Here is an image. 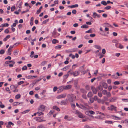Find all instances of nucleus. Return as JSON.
Wrapping results in <instances>:
<instances>
[{"instance_id":"obj_20","label":"nucleus","mask_w":128,"mask_h":128,"mask_svg":"<svg viewBox=\"0 0 128 128\" xmlns=\"http://www.w3.org/2000/svg\"><path fill=\"white\" fill-rule=\"evenodd\" d=\"M88 27V26L86 24H85L82 26H81L82 28H87Z\"/></svg>"},{"instance_id":"obj_46","label":"nucleus","mask_w":128,"mask_h":128,"mask_svg":"<svg viewBox=\"0 0 128 128\" xmlns=\"http://www.w3.org/2000/svg\"><path fill=\"white\" fill-rule=\"evenodd\" d=\"M28 40L30 42L31 41H32V42L36 40V39L34 38V39H33L32 38L30 39V38H28Z\"/></svg>"},{"instance_id":"obj_58","label":"nucleus","mask_w":128,"mask_h":128,"mask_svg":"<svg viewBox=\"0 0 128 128\" xmlns=\"http://www.w3.org/2000/svg\"><path fill=\"white\" fill-rule=\"evenodd\" d=\"M72 13L73 14H75L76 13V11L75 10H73L72 11Z\"/></svg>"},{"instance_id":"obj_6","label":"nucleus","mask_w":128,"mask_h":128,"mask_svg":"<svg viewBox=\"0 0 128 128\" xmlns=\"http://www.w3.org/2000/svg\"><path fill=\"white\" fill-rule=\"evenodd\" d=\"M45 109V106L43 105H40V107L38 108V110L42 111H44Z\"/></svg>"},{"instance_id":"obj_54","label":"nucleus","mask_w":128,"mask_h":128,"mask_svg":"<svg viewBox=\"0 0 128 128\" xmlns=\"http://www.w3.org/2000/svg\"><path fill=\"white\" fill-rule=\"evenodd\" d=\"M71 106L74 109V108H75L76 107V106L75 104H71Z\"/></svg>"},{"instance_id":"obj_30","label":"nucleus","mask_w":128,"mask_h":128,"mask_svg":"<svg viewBox=\"0 0 128 128\" xmlns=\"http://www.w3.org/2000/svg\"><path fill=\"white\" fill-rule=\"evenodd\" d=\"M111 8V6H108L105 7L104 9L105 10H108L110 9Z\"/></svg>"},{"instance_id":"obj_13","label":"nucleus","mask_w":128,"mask_h":128,"mask_svg":"<svg viewBox=\"0 0 128 128\" xmlns=\"http://www.w3.org/2000/svg\"><path fill=\"white\" fill-rule=\"evenodd\" d=\"M78 6V4H75L74 5H72L71 6H68V8H77Z\"/></svg>"},{"instance_id":"obj_8","label":"nucleus","mask_w":128,"mask_h":128,"mask_svg":"<svg viewBox=\"0 0 128 128\" xmlns=\"http://www.w3.org/2000/svg\"><path fill=\"white\" fill-rule=\"evenodd\" d=\"M66 96V94H63L58 96L57 97L58 98H64Z\"/></svg>"},{"instance_id":"obj_57","label":"nucleus","mask_w":128,"mask_h":128,"mask_svg":"<svg viewBox=\"0 0 128 128\" xmlns=\"http://www.w3.org/2000/svg\"><path fill=\"white\" fill-rule=\"evenodd\" d=\"M57 89V87L55 86L53 90V91L54 92H55L56 91Z\"/></svg>"},{"instance_id":"obj_62","label":"nucleus","mask_w":128,"mask_h":128,"mask_svg":"<svg viewBox=\"0 0 128 128\" xmlns=\"http://www.w3.org/2000/svg\"><path fill=\"white\" fill-rule=\"evenodd\" d=\"M9 30L8 29L5 30L4 31V32L8 34L9 33Z\"/></svg>"},{"instance_id":"obj_23","label":"nucleus","mask_w":128,"mask_h":128,"mask_svg":"<svg viewBox=\"0 0 128 128\" xmlns=\"http://www.w3.org/2000/svg\"><path fill=\"white\" fill-rule=\"evenodd\" d=\"M80 91L81 92L84 94H86V90L83 89H81L80 90Z\"/></svg>"},{"instance_id":"obj_22","label":"nucleus","mask_w":128,"mask_h":128,"mask_svg":"<svg viewBox=\"0 0 128 128\" xmlns=\"http://www.w3.org/2000/svg\"><path fill=\"white\" fill-rule=\"evenodd\" d=\"M94 47L96 48L97 49H98L99 50H100L101 49V47L98 45H96L94 46Z\"/></svg>"},{"instance_id":"obj_37","label":"nucleus","mask_w":128,"mask_h":128,"mask_svg":"<svg viewBox=\"0 0 128 128\" xmlns=\"http://www.w3.org/2000/svg\"><path fill=\"white\" fill-rule=\"evenodd\" d=\"M15 8V6H12L11 8V10L12 12H13L14 11Z\"/></svg>"},{"instance_id":"obj_16","label":"nucleus","mask_w":128,"mask_h":128,"mask_svg":"<svg viewBox=\"0 0 128 128\" xmlns=\"http://www.w3.org/2000/svg\"><path fill=\"white\" fill-rule=\"evenodd\" d=\"M79 108L85 110L86 108V107L82 104H80V106Z\"/></svg>"},{"instance_id":"obj_11","label":"nucleus","mask_w":128,"mask_h":128,"mask_svg":"<svg viewBox=\"0 0 128 128\" xmlns=\"http://www.w3.org/2000/svg\"><path fill=\"white\" fill-rule=\"evenodd\" d=\"M52 108L54 110H56L58 111H60V109L56 106H53L52 107Z\"/></svg>"},{"instance_id":"obj_38","label":"nucleus","mask_w":128,"mask_h":128,"mask_svg":"<svg viewBox=\"0 0 128 128\" xmlns=\"http://www.w3.org/2000/svg\"><path fill=\"white\" fill-rule=\"evenodd\" d=\"M5 51L3 50L2 49L0 50V54H3L4 53Z\"/></svg>"},{"instance_id":"obj_4","label":"nucleus","mask_w":128,"mask_h":128,"mask_svg":"<svg viewBox=\"0 0 128 128\" xmlns=\"http://www.w3.org/2000/svg\"><path fill=\"white\" fill-rule=\"evenodd\" d=\"M37 77V76H26L25 77L26 78L28 79H32L33 78H36Z\"/></svg>"},{"instance_id":"obj_31","label":"nucleus","mask_w":128,"mask_h":128,"mask_svg":"<svg viewBox=\"0 0 128 128\" xmlns=\"http://www.w3.org/2000/svg\"><path fill=\"white\" fill-rule=\"evenodd\" d=\"M62 46L61 45H59L56 46L55 47V48L56 49H58V48L60 49L61 48Z\"/></svg>"},{"instance_id":"obj_55","label":"nucleus","mask_w":128,"mask_h":128,"mask_svg":"<svg viewBox=\"0 0 128 128\" xmlns=\"http://www.w3.org/2000/svg\"><path fill=\"white\" fill-rule=\"evenodd\" d=\"M98 89L102 91V90L103 88L102 86L100 85V86L98 87Z\"/></svg>"},{"instance_id":"obj_15","label":"nucleus","mask_w":128,"mask_h":128,"mask_svg":"<svg viewBox=\"0 0 128 128\" xmlns=\"http://www.w3.org/2000/svg\"><path fill=\"white\" fill-rule=\"evenodd\" d=\"M93 95L92 93L91 92H89L87 94V96L88 98L91 97Z\"/></svg>"},{"instance_id":"obj_56","label":"nucleus","mask_w":128,"mask_h":128,"mask_svg":"<svg viewBox=\"0 0 128 128\" xmlns=\"http://www.w3.org/2000/svg\"><path fill=\"white\" fill-rule=\"evenodd\" d=\"M106 51L104 49H103L102 50V53L104 54L106 53Z\"/></svg>"},{"instance_id":"obj_40","label":"nucleus","mask_w":128,"mask_h":128,"mask_svg":"<svg viewBox=\"0 0 128 128\" xmlns=\"http://www.w3.org/2000/svg\"><path fill=\"white\" fill-rule=\"evenodd\" d=\"M69 74H68L67 73V74H66L65 75H64V79H66L69 76Z\"/></svg>"},{"instance_id":"obj_3","label":"nucleus","mask_w":128,"mask_h":128,"mask_svg":"<svg viewBox=\"0 0 128 128\" xmlns=\"http://www.w3.org/2000/svg\"><path fill=\"white\" fill-rule=\"evenodd\" d=\"M91 89L93 93L94 94H96L97 91H98L97 88H96L92 86H91Z\"/></svg>"},{"instance_id":"obj_24","label":"nucleus","mask_w":128,"mask_h":128,"mask_svg":"<svg viewBox=\"0 0 128 128\" xmlns=\"http://www.w3.org/2000/svg\"><path fill=\"white\" fill-rule=\"evenodd\" d=\"M21 103H22L21 102ZM21 103H19L18 102H14L13 103V105L14 106L19 105Z\"/></svg>"},{"instance_id":"obj_45","label":"nucleus","mask_w":128,"mask_h":128,"mask_svg":"<svg viewBox=\"0 0 128 128\" xmlns=\"http://www.w3.org/2000/svg\"><path fill=\"white\" fill-rule=\"evenodd\" d=\"M74 72H71L70 70L68 72V74H70V75H73Z\"/></svg>"},{"instance_id":"obj_60","label":"nucleus","mask_w":128,"mask_h":128,"mask_svg":"<svg viewBox=\"0 0 128 128\" xmlns=\"http://www.w3.org/2000/svg\"><path fill=\"white\" fill-rule=\"evenodd\" d=\"M30 110H26L24 111L23 112L25 114L26 113H27L28 112L30 111Z\"/></svg>"},{"instance_id":"obj_41","label":"nucleus","mask_w":128,"mask_h":128,"mask_svg":"<svg viewBox=\"0 0 128 128\" xmlns=\"http://www.w3.org/2000/svg\"><path fill=\"white\" fill-rule=\"evenodd\" d=\"M27 67L26 66H24L22 68V70H25L27 69Z\"/></svg>"},{"instance_id":"obj_39","label":"nucleus","mask_w":128,"mask_h":128,"mask_svg":"<svg viewBox=\"0 0 128 128\" xmlns=\"http://www.w3.org/2000/svg\"><path fill=\"white\" fill-rule=\"evenodd\" d=\"M98 96L100 97H101L102 96V94L101 92H99L98 93Z\"/></svg>"},{"instance_id":"obj_1","label":"nucleus","mask_w":128,"mask_h":128,"mask_svg":"<svg viewBox=\"0 0 128 128\" xmlns=\"http://www.w3.org/2000/svg\"><path fill=\"white\" fill-rule=\"evenodd\" d=\"M74 113L77 114L78 116L80 118H83L84 117V116L82 114L77 110H75Z\"/></svg>"},{"instance_id":"obj_36","label":"nucleus","mask_w":128,"mask_h":128,"mask_svg":"<svg viewBox=\"0 0 128 128\" xmlns=\"http://www.w3.org/2000/svg\"><path fill=\"white\" fill-rule=\"evenodd\" d=\"M107 91L106 90H104L102 91V93L103 94L105 95L107 93Z\"/></svg>"},{"instance_id":"obj_49","label":"nucleus","mask_w":128,"mask_h":128,"mask_svg":"<svg viewBox=\"0 0 128 128\" xmlns=\"http://www.w3.org/2000/svg\"><path fill=\"white\" fill-rule=\"evenodd\" d=\"M119 47H118V48L120 49H122L123 48V46L122 45L120 44L119 43Z\"/></svg>"},{"instance_id":"obj_63","label":"nucleus","mask_w":128,"mask_h":128,"mask_svg":"<svg viewBox=\"0 0 128 128\" xmlns=\"http://www.w3.org/2000/svg\"><path fill=\"white\" fill-rule=\"evenodd\" d=\"M11 59V58L10 56H8L7 57L5 58V60H6L7 59H8L9 60H10Z\"/></svg>"},{"instance_id":"obj_32","label":"nucleus","mask_w":128,"mask_h":128,"mask_svg":"<svg viewBox=\"0 0 128 128\" xmlns=\"http://www.w3.org/2000/svg\"><path fill=\"white\" fill-rule=\"evenodd\" d=\"M78 82V80H75L74 81V85L76 86H77V85Z\"/></svg>"},{"instance_id":"obj_51","label":"nucleus","mask_w":128,"mask_h":128,"mask_svg":"<svg viewBox=\"0 0 128 128\" xmlns=\"http://www.w3.org/2000/svg\"><path fill=\"white\" fill-rule=\"evenodd\" d=\"M84 128H91V127L88 125H86L84 126Z\"/></svg>"},{"instance_id":"obj_7","label":"nucleus","mask_w":128,"mask_h":128,"mask_svg":"<svg viewBox=\"0 0 128 128\" xmlns=\"http://www.w3.org/2000/svg\"><path fill=\"white\" fill-rule=\"evenodd\" d=\"M68 102V101L67 100H62L60 102V104L62 105H66Z\"/></svg>"},{"instance_id":"obj_17","label":"nucleus","mask_w":128,"mask_h":128,"mask_svg":"<svg viewBox=\"0 0 128 128\" xmlns=\"http://www.w3.org/2000/svg\"><path fill=\"white\" fill-rule=\"evenodd\" d=\"M73 96H71L69 98L68 100L70 102H73Z\"/></svg>"},{"instance_id":"obj_5","label":"nucleus","mask_w":128,"mask_h":128,"mask_svg":"<svg viewBox=\"0 0 128 128\" xmlns=\"http://www.w3.org/2000/svg\"><path fill=\"white\" fill-rule=\"evenodd\" d=\"M64 90H68L70 89L72 87V85H68L66 86H62Z\"/></svg>"},{"instance_id":"obj_61","label":"nucleus","mask_w":128,"mask_h":128,"mask_svg":"<svg viewBox=\"0 0 128 128\" xmlns=\"http://www.w3.org/2000/svg\"><path fill=\"white\" fill-rule=\"evenodd\" d=\"M122 100L126 102H128V99H123Z\"/></svg>"},{"instance_id":"obj_27","label":"nucleus","mask_w":128,"mask_h":128,"mask_svg":"<svg viewBox=\"0 0 128 128\" xmlns=\"http://www.w3.org/2000/svg\"><path fill=\"white\" fill-rule=\"evenodd\" d=\"M101 4L104 6H106L107 4L106 2L104 1H102L101 2Z\"/></svg>"},{"instance_id":"obj_48","label":"nucleus","mask_w":128,"mask_h":128,"mask_svg":"<svg viewBox=\"0 0 128 128\" xmlns=\"http://www.w3.org/2000/svg\"><path fill=\"white\" fill-rule=\"evenodd\" d=\"M82 97L83 98L85 99H87L86 96L85 94H83L82 96Z\"/></svg>"},{"instance_id":"obj_26","label":"nucleus","mask_w":128,"mask_h":128,"mask_svg":"<svg viewBox=\"0 0 128 128\" xmlns=\"http://www.w3.org/2000/svg\"><path fill=\"white\" fill-rule=\"evenodd\" d=\"M105 123L106 124H112L113 123V122L109 120H106L105 122Z\"/></svg>"},{"instance_id":"obj_34","label":"nucleus","mask_w":128,"mask_h":128,"mask_svg":"<svg viewBox=\"0 0 128 128\" xmlns=\"http://www.w3.org/2000/svg\"><path fill=\"white\" fill-rule=\"evenodd\" d=\"M94 15L96 16L97 18H98L100 17V16L99 14H97L95 12H94Z\"/></svg>"},{"instance_id":"obj_21","label":"nucleus","mask_w":128,"mask_h":128,"mask_svg":"<svg viewBox=\"0 0 128 128\" xmlns=\"http://www.w3.org/2000/svg\"><path fill=\"white\" fill-rule=\"evenodd\" d=\"M57 42H58V41L55 39H53L52 41V44H56Z\"/></svg>"},{"instance_id":"obj_14","label":"nucleus","mask_w":128,"mask_h":128,"mask_svg":"<svg viewBox=\"0 0 128 128\" xmlns=\"http://www.w3.org/2000/svg\"><path fill=\"white\" fill-rule=\"evenodd\" d=\"M80 74V73L78 71H75L74 72L73 76H78Z\"/></svg>"},{"instance_id":"obj_52","label":"nucleus","mask_w":128,"mask_h":128,"mask_svg":"<svg viewBox=\"0 0 128 128\" xmlns=\"http://www.w3.org/2000/svg\"><path fill=\"white\" fill-rule=\"evenodd\" d=\"M24 83V82L23 81H20L18 83V85H20L22 84H23Z\"/></svg>"},{"instance_id":"obj_35","label":"nucleus","mask_w":128,"mask_h":128,"mask_svg":"<svg viewBox=\"0 0 128 128\" xmlns=\"http://www.w3.org/2000/svg\"><path fill=\"white\" fill-rule=\"evenodd\" d=\"M88 113L91 114H95V112L92 110H89L88 111Z\"/></svg>"},{"instance_id":"obj_12","label":"nucleus","mask_w":128,"mask_h":128,"mask_svg":"<svg viewBox=\"0 0 128 128\" xmlns=\"http://www.w3.org/2000/svg\"><path fill=\"white\" fill-rule=\"evenodd\" d=\"M102 86L105 89L107 88L108 87L107 84L106 83L102 82Z\"/></svg>"},{"instance_id":"obj_29","label":"nucleus","mask_w":128,"mask_h":128,"mask_svg":"<svg viewBox=\"0 0 128 128\" xmlns=\"http://www.w3.org/2000/svg\"><path fill=\"white\" fill-rule=\"evenodd\" d=\"M8 23H6L4 24H2V27H3L4 26H8Z\"/></svg>"},{"instance_id":"obj_43","label":"nucleus","mask_w":128,"mask_h":128,"mask_svg":"<svg viewBox=\"0 0 128 128\" xmlns=\"http://www.w3.org/2000/svg\"><path fill=\"white\" fill-rule=\"evenodd\" d=\"M106 96L108 97H110L111 96V94L110 92H107Z\"/></svg>"},{"instance_id":"obj_53","label":"nucleus","mask_w":128,"mask_h":128,"mask_svg":"<svg viewBox=\"0 0 128 128\" xmlns=\"http://www.w3.org/2000/svg\"><path fill=\"white\" fill-rule=\"evenodd\" d=\"M48 19L42 22V24H45L46 22H48Z\"/></svg>"},{"instance_id":"obj_28","label":"nucleus","mask_w":128,"mask_h":128,"mask_svg":"<svg viewBox=\"0 0 128 128\" xmlns=\"http://www.w3.org/2000/svg\"><path fill=\"white\" fill-rule=\"evenodd\" d=\"M70 66H68L65 67L62 69V70L64 71H66L67 69Z\"/></svg>"},{"instance_id":"obj_2","label":"nucleus","mask_w":128,"mask_h":128,"mask_svg":"<svg viewBox=\"0 0 128 128\" xmlns=\"http://www.w3.org/2000/svg\"><path fill=\"white\" fill-rule=\"evenodd\" d=\"M116 107L114 106L113 105H111L110 106L108 107V110L111 111L114 110L116 111L117 110L116 109Z\"/></svg>"},{"instance_id":"obj_47","label":"nucleus","mask_w":128,"mask_h":128,"mask_svg":"<svg viewBox=\"0 0 128 128\" xmlns=\"http://www.w3.org/2000/svg\"><path fill=\"white\" fill-rule=\"evenodd\" d=\"M114 84L115 85H118L120 83L118 81H115L114 82Z\"/></svg>"},{"instance_id":"obj_18","label":"nucleus","mask_w":128,"mask_h":128,"mask_svg":"<svg viewBox=\"0 0 128 128\" xmlns=\"http://www.w3.org/2000/svg\"><path fill=\"white\" fill-rule=\"evenodd\" d=\"M10 37V35H8L3 40L4 42H6L7 40Z\"/></svg>"},{"instance_id":"obj_42","label":"nucleus","mask_w":128,"mask_h":128,"mask_svg":"<svg viewBox=\"0 0 128 128\" xmlns=\"http://www.w3.org/2000/svg\"><path fill=\"white\" fill-rule=\"evenodd\" d=\"M46 61H44L42 62L40 64L41 66H44L45 64H46Z\"/></svg>"},{"instance_id":"obj_64","label":"nucleus","mask_w":128,"mask_h":128,"mask_svg":"<svg viewBox=\"0 0 128 128\" xmlns=\"http://www.w3.org/2000/svg\"><path fill=\"white\" fill-rule=\"evenodd\" d=\"M86 89L88 90H89L90 89L89 86L88 85H87L86 86Z\"/></svg>"},{"instance_id":"obj_33","label":"nucleus","mask_w":128,"mask_h":128,"mask_svg":"<svg viewBox=\"0 0 128 128\" xmlns=\"http://www.w3.org/2000/svg\"><path fill=\"white\" fill-rule=\"evenodd\" d=\"M15 88V86L14 85H11L10 87V89L11 90H13V89H14V88Z\"/></svg>"},{"instance_id":"obj_44","label":"nucleus","mask_w":128,"mask_h":128,"mask_svg":"<svg viewBox=\"0 0 128 128\" xmlns=\"http://www.w3.org/2000/svg\"><path fill=\"white\" fill-rule=\"evenodd\" d=\"M93 99L94 100L96 101L97 100L98 98L97 96H94Z\"/></svg>"},{"instance_id":"obj_10","label":"nucleus","mask_w":128,"mask_h":128,"mask_svg":"<svg viewBox=\"0 0 128 128\" xmlns=\"http://www.w3.org/2000/svg\"><path fill=\"white\" fill-rule=\"evenodd\" d=\"M64 90V89L62 86L59 87V89L57 93H60L62 91Z\"/></svg>"},{"instance_id":"obj_19","label":"nucleus","mask_w":128,"mask_h":128,"mask_svg":"<svg viewBox=\"0 0 128 128\" xmlns=\"http://www.w3.org/2000/svg\"><path fill=\"white\" fill-rule=\"evenodd\" d=\"M116 99V98H112L110 100V102H114V100Z\"/></svg>"},{"instance_id":"obj_59","label":"nucleus","mask_w":128,"mask_h":128,"mask_svg":"<svg viewBox=\"0 0 128 128\" xmlns=\"http://www.w3.org/2000/svg\"><path fill=\"white\" fill-rule=\"evenodd\" d=\"M56 34V32L54 31L52 33V36L54 37V36Z\"/></svg>"},{"instance_id":"obj_25","label":"nucleus","mask_w":128,"mask_h":128,"mask_svg":"<svg viewBox=\"0 0 128 128\" xmlns=\"http://www.w3.org/2000/svg\"><path fill=\"white\" fill-rule=\"evenodd\" d=\"M21 95L20 94H18L15 96V98L16 99H18L20 98V97Z\"/></svg>"},{"instance_id":"obj_9","label":"nucleus","mask_w":128,"mask_h":128,"mask_svg":"<svg viewBox=\"0 0 128 128\" xmlns=\"http://www.w3.org/2000/svg\"><path fill=\"white\" fill-rule=\"evenodd\" d=\"M11 125L13 126L14 125V124L11 122H8V124L6 125V127L7 128H10L11 126Z\"/></svg>"},{"instance_id":"obj_50","label":"nucleus","mask_w":128,"mask_h":128,"mask_svg":"<svg viewBox=\"0 0 128 128\" xmlns=\"http://www.w3.org/2000/svg\"><path fill=\"white\" fill-rule=\"evenodd\" d=\"M85 32L86 33H92V30L91 29H90L86 31Z\"/></svg>"}]
</instances>
